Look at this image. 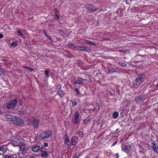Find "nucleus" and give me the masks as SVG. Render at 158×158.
Here are the masks:
<instances>
[{
	"mask_svg": "<svg viewBox=\"0 0 158 158\" xmlns=\"http://www.w3.org/2000/svg\"><path fill=\"white\" fill-rule=\"evenodd\" d=\"M78 141V138L77 136H74L72 137L71 140V144L73 146L75 145Z\"/></svg>",
	"mask_w": 158,
	"mask_h": 158,
	"instance_id": "1a4fd4ad",
	"label": "nucleus"
},
{
	"mask_svg": "<svg viewBox=\"0 0 158 158\" xmlns=\"http://www.w3.org/2000/svg\"><path fill=\"white\" fill-rule=\"evenodd\" d=\"M144 100V97L142 96H140L135 99V101L137 103L143 101Z\"/></svg>",
	"mask_w": 158,
	"mask_h": 158,
	"instance_id": "4468645a",
	"label": "nucleus"
},
{
	"mask_svg": "<svg viewBox=\"0 0 158 158\" xmlns=\"http://www.w3.org/2000/svg\"><path fill=\"white\" fill-rule=\"evenodd\" d=\"M52 132L50 130L44 131L40 135V136L42 139H47L50 137L52 135Z\"/></svg>",
	"mask_w": 158,
	"mask_h": 158,
	"instance_id": "f257e3e1",
	"label": "nucleus"
},
{
	"mask_svg": "<svg viewBox=\"0 0 158 158\" xmlns=\"http://www.w3.org/2000/svg\"><path fill=\"white\" fill-rule=\"evenodd\" d=\"M24 68L25 69H27L28 71L30 72H31L34 70V69L32 68H30L27 66H24Z\"/></svg>",
	"mask_w": 158,
	"mask_h": 158,
	"instance_id": "393cba45",
	"label": "nucleus"
},
{
	"mask_svg": "<svg viewBox=\"0 0 158 158\" xmlns=\"http://www.w3.org/2000/svg\"><path fill=\"white\" fill-rule=\"evenodd\" d=\"M17 32L18 34H19L21 36H22L23 35V32L20 30H18Z\"/></svg>",
	"mask_w": 158,
	"mask_h": 158,
	"instance_id": "c85d7f7f",
	"label": "nucleus"
},
{
	"mask_svg": "<svg viewBox=\"0 0 158 158\" xmlns=\"http://www.w3.org/2000/svg\"><path fill=\"white\" fill-rule=\"evenodd\" d=\"M127 150V147H126V148H124L123 149V150L124 152H125V151H126Z\"/></svg>",
	"mask_w": 158,
	"mask_h": 158,
	"instance_id": "4c0bfd02",
	"label": "nucleus"
},
{
	"mask_svg": "<svg viewBox=\"0 0 158 158\" xmlns=\"http://www.w3.org/2000/svg\"><path fill=\"white\" fill-rule=\"evenodd\" d=\"M156 86L158 87V83L157 84Z\"/></svg>",
	"mask_w": 158,
	"mask_h": 158,
	"instance_id": "a18cd8bd",
	"label": "nucleus"
},
{
	"mask_svg": "<svg viewBox=\"0 0 158 158\" xmlns=\"http://www.w3.org/2000/svg\"><path fill=\"white\" fill-rule=\"evenodd\" d=\"M58 93L59 95L61 97H62L64 96V93L61 90H59L58 91Z\"/></svg>",
	"mask_w": 158,
	"mask_h": 158,
	"instance_id": "6ab92c4d",
	"label": "nucleus"
},
{
	"mask_svg": "<svg viewBox=\"0 0 158 158\" xmlns=\"http://www.w3.org/2000/svg\"><path fill=\"white\" fill-rule=\"evenodd\" d=\"M4 148L0 146V151H4Z\"/></svg>",
	"mask_w": 158,
	"mask_h": 158,
	"instance_id": "473e14b6",
	"label": "nucleus"
},
{
	"mask_svg": "<svg viewBox=\"0 0 158 158\" xmlns=\"http://www.w3.org/2000/svg\"><path fill=\"white\" fill-rule=\"evenodd\" d=\"M17 101L14 100L8 102L6 104V107L8 109L13 108L16 105Z\"/></svg>",
	"mask_w": 158,
	"mask_h": 158,
	"instance_id": "7ed1b4c3",
	"label": "nucleus"
},
{
	"mask_svg": "<svg viewBox=\"0 0 158 158\" xmlns=\"http://www.w3.org/2000/svg\"><path fill=\"white\" fill-rule=\"evenodd\" d=\"M44 145L45 147H48V144L47 143H44Z\"/></svg>",
	"mask_w": 158,
	"mask_h": 158,
	"instance_id": "c9c22d12",
	"label": "nucleus"
},
{
	"mask_svg": "<svg viewBox=\"0 0 158 158\" xmlns=\"http://www.w3.org/2000/svg\"><path fill=\"white\" fill-rule=\"evenodd\" d=\"M12 122L15 124L19 126L21 125L24 123V121L23 120L15 117H14Z\"/></svg>",
	"mask_w": 158,
	"mask_h": 158,
	"instance_id": "f03ea898",
	"label": "nucleus"
},
{
	"mask_svg": "<svg viewBox=\"0 0 158 158\" xmlns=\"http://www.w3.org/2000/svg\"><path fill=\"white\" fill-rule=\"evenodd\" d=\"M120 52H122L123 51H120Z\"/></svg>",
	"mask_w": 158,
	"mask_h": 158,
	"instance_id": "49530a36",
	"label": "nucleus"
},
{
	"mask_svg": "<svg viewBox=\"0 0 158 158\" xmlns=\"http://www.w3.org/2000/svg\"><path fill=\"white\" fill-rule=\"evenodd\" d=\"M64 145L68 147L70 144V142L68 136L67 134H65L64 135Z\"/></svg>",
	"mask_w": 158,
	"mask_h": 158,
	"instance_id": "0eeeda50",
	"label": "nucleus"
},
{
	"mask_svg": "<svg viewBox=\"0 0 158 158\" xmlns=\"http://www.w3.org/2000/svg\"><path fill=\"white\" fill-rule=\"evenodd\" d=\"M86 81V80L85 79H83L81 78H79L75 80L74 83L76 84H83Z\"/></svg>",
	"mask_w": 158,
	"mask_h": 158,
	"instance_id": "6e6552de",
	"label": "nucleus"
},
{
	"mask_svg": "<svg viewBox=\"0 0 158 158\" xmlns=\"http://www.w3.org/2000/svg\"><path fill=\"white\" fill-rule=\"evenodd\" d=\"M3 35L2 34L0 33V38H2L3 37Z\"/></svg>",
	"mask_w": 158,
	"mask_h": 158,
	"instance_id": "ea45409f",
	"label": "nucleus"
},
{
	"mask_svg": "<svg viewBox=\"0 0 158 158\" xmlns=\"http://www.w3.org/2000/svg\"><path fill=\"white\" fill-rule=\"evenodd\" d=\"M50 72V70L48 69L46 70L45 71V75L46 77H49V73Z\"/></svg>",
	"mask_w": 158,
	"mask_h": 158,
	"instance_id": "b1692460",
	"label": "nucleus"
},
{
	"mask_svg": "<svg viewBox=\"0 0 158 158\" xmlns=\"http://www.w3.org/2000/svg\"><path fill=\"white\" fill-rule=\"evenodd\" d=\"M118 116V113L117 112H114L113 114V117L114 118H117Z\"/></svg>",
	"mask_w": 158,
	"mask_h": 158,
	"instance_id": "4be33fe9",
	"label": "nucleus"
},
{
	"mask_svg": "<svg viewBox=\"0 0 158 158\" xmlns=\"http://www.w3.org/2000/svg\"><path fill=\"white\" fill-rule=\"evenodd\" d=\"M102 126L101 123H98V124L97 129H102Z\"/></svg>",
	"mask_w": 158,
	"mask_h": 158,
	"instance_id": "bb28decb",
	"label": "nucleus"
},
{
	"mask_svg": "<svg viewBox=\"0 0 158 158\" xmlns=\"http://www.w3.org/2000/svg\"><path fill=\"white\" fill-rule=\"evenodd\" d=\"M54 12L55 13L56 18H57V19H59V15L57 9H55L54 10Z\"/></svg>",
	"mask_w": 158,
	"mask_h": 158,
	"instance_id": "a211bd4d",
	"label": "nucleus"
},
{
	"mask_svg": "<svg viewBox=\"0 0 158 158\" xmlns=\"http://www.w3.org/2000/svg\"><path fill=\"white\" fill-rule=\"evenodd\" d=\"M77 105V103L76 102H74L73 103L72 105L73 106H76Z\"/></svg>",
	"mask_w": 158,
	"mask_h": 158,
	"instance_id": "72a5a7b5",
	"label": "nucleus"
},
{
	"mask_svg": "<svg viewBox=\"0 0 158 158\" xmlns=\"http://www.w3.org/2000/svg\"><path fill=\"white\" fill-rule=\"evenodd\" d=\"M31 149L33 152H37L40 150V147L38 146H35L31 148Z\"/></svg>",
	"mask_w": 158,
	"mask_h": 158,
	"instance_id": "f8f14e48",
	"label": "nucleus"
},
{
	"mask_svg": "<svg viewBox=\"0 0 158 158\" xmlns=\"http://www.w3.org/2000/svg\"><path fill=\"white\" fill-rule=\"evenodd\" d=\"M25 146V145H22L19 147L20 151H21L23 153H24L26 152Z\"/></svg>",
	"mask_w": 158,
	"mask_h": 158,
	"instance_id": "2eb2a0df",
	"label": "nucleus"
},
{
	"mask_svg": "<svg viewBox=\"0 0 158 158\" xmlns=\"http://www.w3.org/2000/svg\"><path fill=\"white\" fill-rule=\"evenodd\" d=\"M91 118L88 117L86 118L83 121V123L85 124L87 123L88 122L90 121Z\"/></svg>",
	"mask_w": 158,
	"mask_h": 158,
	"instance_id": "f3484780",
	"label": "nucleus"
},
{
	"mask_svg": "<svg viewBox=\"0 0 158 158\" xmlns=\"http://www.w3.org/2000/svg\"><path fill=\"white\" fill-rule=\"evenodd\" d=\"M32 124L34 127L37 128L39 126V122L36 119L32 118L31 119Z\"/></svg>",
	"mask_w": 158,
	"mask_h": 158,
	"instance_id": "423d86ee",
	"label": "nucleus"
},
{
	"mask_svg": "<svg viewBox=\"0 0 158 158\" xmlns=\"http://www.w3.org/2000/svg\"><path fill=\"white\" fill-rule=\"evenodd\" d=\"M3 158H12V157L11 156L7 155L5 156Z\"/></svg>",
	"mask_w": 158,
	"mask_h": 158,
	"instance_id": "7c9ffc66",
	"label": "nucleus"
},
{
	"mask_svg": "<svg viewBox=\"0 0 158 158\" xmlns=\"http://www.w3.org/2000/svg\"><path fill=\"white\" fill-rule=\"evenodd\" d=\"M86 8L88 10L90 11L95 12L98 10V8L89 4L86 5Z\"/></svg>",
	"mask_w": 158,
	"mask_h": 158,
	"instance_id": "20e7f679",
	"label": "nucleus"
},
{
	"mask_svg": "<svg viewBox=\"0 0 158 158\" xmlns=\"http://www.w3.org/2000/svg\"><path fill=\"white\" fill-rule=\"evenodd\" d=\"M45 33V35L47 37H48L49 39H50V37H49V36H48L45 33Z\"/></svg>",
	"mask_w": 158,
	"mask_h": 158,
	"instance_id": "79ce46f5",
	"label": "nucleus"
},
{
	"mask_svg": "<svg viewBox=\"0 0 158 158\" xmlns=\"http://www.w3.org/2000/svg\"><path fill=\"white\" fill-rule=\"evenodd\" d=\"M115 157H116L117 158H118L119 157V155L118 154V153L116 154L115 155Z\"/></svg>",
	"mask_w": 158,
	"mask_h": 158,
	"instance_id": "58836bf2",
	"label": "nucleus"
},
{
	"mask_svg": "<svg viewBox=\"0 0 158 158\" xmlns=\"http://www.w3.org/2000/svg\"><path fill=\"white\" fill-rule=\"evenodd\" d=\"M1 155V153H0V156Z\"/></svg>",
	"mask_w": 158,
	"mask_h": 158,
	"instance_id": "de8ad7c7",
	"label": "nucleus"
},
{
	"mask_svg": "<svg viewBox=\"0 0 158 158\" xmlns=\"http://www.w3.org/2000/svg\"><path fill=\"white\" fill-rule=\"evenodd\" d=\"M79 114L78 111H77L75 114V123H77L78 122Z\"/></svg>",
	"mask_w": 158,
	"mask_h": 158,
	"instance_id": "ddd939ff",
	"label": "nucleus"
},
{
	"mask_svg": "<svg viewBox=\"0 0 158 158\" xmlns=\"http://www.w3.org/2000/svg\"><path fill=\"white\" fill-rule=\"evenodd\" d=\"M30 158H35L34 156H31Z\"/></svg>",
	"mask_w": 158,
	"mask_h": 158,
	"instance_id": "c03bdc74",
	"label": "nucleus"
},
{
	"mask_svg": "<svg viewBox=\"0 0 158 158\" xmlns=\"http://www.w3.org/2000/svg\"><path fill=\"white\" fill-rule=\"evenodd\" d=\"M19 111V114L21 115H23L25 111L23 109L20 108L19 110H18Z\"/></svg>",
	"mask_w": 158,
	"mask_h": 158,
	"instance_id": "aec40b11",
	"label": "nucleus"
},
{
	"mask_svg": "<svg viewBox=\"0 0 158 158\" xmlns=\"http://www.w3.org/2000/svg\"><path fill=\"white\" fill-rule=\"evenodd\" d=\"M19 104L20 105V106H21L22 103V100H19Z\"/></svg>",
	"mask_w": 158,
	"mask_h": 158,
	"instance_id": "e433bc0d",
	"label": "nucleus"
},
{
	"mask_svg": "<svg viewBox=\"0 0 158 158\" xmlns=\"http://www.w3.org/2000/svg\"><path fill=\"white\" fill-rule=\"evenodd\" d=\"M16 142H20L19 139H18V140L16 141Z\"/></svg>",
	"mask_w": 158,
	"mask_h": 158,
	"instance_id": "37998d69",
	"label": "nucleus"
},
{
	"mask_svg": "<svg viewBox=\"0 0 158 158\" xmlns=\"http://www.w3.org/2000/svg\"><path fill=\"white\" fill-rule=\"evenodd\" d=\"M57 89H58V91L59 90H60V88H61V86H60V85H57Z\"/></svg>",
	"mask_w": 158,
	"mask_h": 158,
	"instance_id": "2f4dec72",
	"label": "nucleus"
},
{
	"mask_svg": "<svg viewBox=\"0 0 158 158\" xmlns=\"http://www.w3.org/2000/svg\"><path fill=\"white\" fill-rule=\"evenodd\" d=\"M143 77L142 75L139 76L135 80L133 85L134 86H136V85H139L143 81Z\"/></svg>",
	"mask_w": 158,
	"mask_h": 158,
	"instance_id": "39448f33",
	"label": "nucleus"
},
{
	"mask_svg": "<svg viewBox=\"0 0 158 158\" xmlns=\"http://www.w3.org/2000/svg\"><path fill=\"white\" fill-rule=\"evenodd\" d=\"M41 155L43 157H46L48 156V154L46 151H44L41 153Z\"/></svg>",
	"mask_w": 158,
	"mask_h": 158,
	"instance_id": "5701e85b",
	"label": "nucleus"
},
{
	"mask_svg": "<svg viewBox=\"0 0 158 158\" xmlns=\"http://www.w3.org/2000/svg\"><path fill=\"white\" fill-rule=\"evenodd\" d=\"M118 64L120 66H125L126 65V64L125 63H122V62H119L118 63Z\"/></svg>",
	"mask_w": 158,
	"mask_h": 158,
	"instance_id": "cd10ccee",
	"label": "nucleus"
},
{
	"mask_svg": "<svg viewBox=\"0 0 158 158\" xmlns=\"http://www.w3.org/2000/svg\"><path fill=\"white\" fill-rule=\"evenodd\" d=\"M85 43L87 44H90L94 45V44L93 43L91 42L90 41L86 40L85 41Z\"/></svg>",
	"mask_w": 158,
	"mask_h": 158,
	"instance_id": "a878e982",
	"label": "nucleus"
},
{
	"mask_svg": "<svg viewBox=\"0 0 158 158\" xmlns=\"http://www.w3.org/2000/svg\"><path fill=\"white\" fill-rule=\"evenodd\" d=\"M75 90L77 91V92L78 93H79V91L78 89H77V88H76L75 89Z\"/></svg>",
	"mask_w": 158,
	"mask_h": 158,
	"instance_id": "a19ab883",
	"label": "nucleus"
},
{
	"mask_svg": "<svg viewBox=\"0 0 158 158\" xmlns=\"http://www.w3.org/2000/svg\"><path fill=\"white\" fill-rule=\"evenodd\" d=\"M5 117L7 120L10 121H13L14 119V117H15L13 116L7 114L5 115Z\"/></svg>",
	"mask_w": 158,
	"mask_h": 158,
	"instance_id": "9b49d317",
	"label": "nucleus"
},
{
	"mask_svg": "<svg viewBox=\"0 0 158 158\" xmlns=\"http://www.w3.org/2000/svg\"><path fill=\"white\" fill-rule=\"evenodd\" d=\"M77 48L78 50H81L84 51H85L86 50V48L82 46H77Z\"/></svg>",
	"mask_w": 158,
	"mask_h": 158,
	"instance_id": "dca6fc26",
	"label": "nucleus"
},
{
	"mask_svg": "<svg viewBox=\"0 0 158 158\" xmlns=\"http://www.w3.org/2000/svg\"><path fill=\"white\" fill-rule=\"evenodd\" d=\"M17 44L18 42L17 41H14L11 44V47H15L17 46Z\"/></svg>",
	"mask_w": 158,
	"mask_h": 158,
	"instance_id": "412c9836",
	"label": "nucleus"
},
{
	"mask_svg": "<svg viewBox=\"0 0 158 158\" xmlns=\"http://www.w3.org/2000/svg\"><path fill=\"white\" fill-rule=\"evenodd\" d=\"M151 144L153 151L156 152H158V145L157 144H156L154 141L152 142Z\"/></svg>",
	"mask_w": 158,
	"mask_h": 158,
	"instance_id": "9d476101",
	"label": "nucleus"
},
{
	"mask_svg": "<svg viewBox=\"0 0 158 158\" xmlns=\"http://www.w3.org/2000/svg\"><path fill=\"white\" fill-rule=\"evenodd\" d=\"M79 136L81 137H82L83 136V133L82 131H80L78 133Z\"/></svg>",
	"mask_w": 158,
	"mask_h": 158,
	"instance_id": "c756f323",
	"label": "nucleus"
},
{
	"mask_svg": "<svg viewBox=\"0 0 158 158\" xmlns=\"http://www.w3.org/2000/svg\"><path fill=\"white\" fill-rule=\"evenodd\" d=\"M3 72V69L0 68V75L2 74Z\"/></svg>",
	"mask_w": 158,
	"mask_h": 158,
	"instance_id": "f704fd0d",
	"label": "nucleus"
}]
</instances>
